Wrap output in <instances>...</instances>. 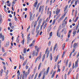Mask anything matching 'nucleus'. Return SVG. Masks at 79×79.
<instances>
[{"instance_id": "1", "label": "nucleus", "mask_w": 79, "mask_h": 79, "mask_svg": "<svg viewBox=\"0 0 79 79\" xmlns=\"http://www.w3.org/2000/svg\"><path fill=\"white\" fill-rule=\"evenodd\" d=\"M38 53H39V52L37 51L35 52V50H34L32 54V56H34L35 55L36 56H37L38 55Z\"/></svg>"}, {"instance_id": "2", "label": "nucleus", "mask_w": 79, "mask_h": 79, "mask_svg": "<svg viewBox=\"0 0 79 79\" xmlns=\"http://www.w3.org/2000/svg\"><path fill=\"white\" fill-rule=\"evenodd\" d=\"M0 38L2 39V41H4L5 39V37H4V35H2V33H0Z\"/></svg>"}, {"instance_id": "3", "label": "nucleus", "mask_w": 79, "mask_h": 79, "mask_svg": "<svg viewBox=\"0 0 79 79\" xmlns=\"http://www.w3.org/2000/svg\"><path fill=\"white\" fill-rule=\"evenodd\" d=\"M79 61L78 60H77L75 62V66L74 67L75 68H77L78 66V62Z\"/></svg>"}, {"instance_id": "4", "label": "nucleus", "mask_w": 79, "mask_h": 79, "mask_svg": "<svg viewBox=\"0 0 79 79\" xmlns=\"http://www.w3.org/2000/svg\"><path fill=\"white\" fill-rule=\"evenodd\" d=\"M64 31V33L65 34L66 33V28L65 27L62 30L61 32Z\"/></svg>"}, {"instance_id": "5", "label": "nucleus", "mask_w": 79, "mask_h": 79, "mask_svg": "<svg viewBox=\"0 0 79 79\" xmlns=\"http://www.w3.org/2000/svg\"><path fill=\"white\" fill-rule=\"evenodd\" d=\"M10 44V41H7L6 43V47H8L9 46V44Z\"/></svg>"}, {"instance_id": "6", "label": "nucleus", "mask_w": 79, "mask_h": 79, "mask_svg": "<svg viewBox=\"0 0 79 79\" xmlns=\"http://www.w3.org/2000/svg\"><path fill=\"white\" fill-rule=\"evenodd\" d=\"M38 3V2L37 1L35 2V3H34V5H33V6H34L35 8H36V7L37 6V5Z\"/></svg>"}, {"instance_id": "7", "label": "nucleus", "mask_w": 79, "mask_h": 79, "mask_svg": "<svg viewBox=\"0 0 79 79\" xmlns=\"http://www.w3.org/2000/svg\"><path fill=\"white\" fill-rule=\"evenodd\" d=\"M49 58L50 59L51 61L52 60V54L51 53L49 55Z\"/></svg>"}, {"instance_id": "8", "label": "nucleus", "mask_w": 79, "mask_h": 79, "mask_svg": "<svg viewBox=\"0 0 79 79\" xmlns=\"http://www.w3.org/2000/svg\"><path fill=\"white\" fill-rule=\"evenodd\" d=\"M57 36H58V37H60V34H59V31H57Z\"/></svg>"}, {"instance_id": "9", "label": "nucleus", "mask_w": 79, "mask_h": 79, "mask_svg": "<svg viewBox=\"0 0 79 79\" xmlns=\"http://www.w3.org/2000/svg\"><path fill=\"white\" fill-rule=\"evenodd\" d=\"M33 14L32 13L31 14L30 16V19H29V20L30 21H31L32 20V16Z\"/></svg>"}, {"instance_id": "10", "label": "nucleus", "mask_w": 79, "mask_h": 79, "mask_svg": "<svg viewBox=\"0 0 79 79\" xmlns=\"http://www.w3.org/2000/svg\"><path fill=\"white\" fill-rule=\"evenodd\" d=\"M76 32H77L76 31H73V37H74V36H75V35H76Z\"/></svg>"}, {"instance_id": "11", "label": "nucleus", "mask_w": 79, "mask_h": 79, "mask_svg": "<svg viewBox=\"0 0 79 79\" xmlns=\"http://www.w3.org/2000/svg\"><path fill=\"white\" fill-rule=\"evenodd\" d=\"M60 12V10H57L56 11V16H58V15L59 14V13Z\"/></svg>"}, {"instance_id": "12", "label": "nucleus", "mask_w": 79, "mask_h": 79, "mask_svg": "<svg viewBox=\"0 0 79 79\" xmlns=\"http://www.w3.org/2000/svg\"><path fill=\"white\" fill-rule=\"evenodd\" d=\"M57 46V44H56L54 46L53 52H55V50L56 49V48Z\"/></svg>"}, {"instance_id": "13", "label": "nucleus", "mask_w": 79, "mask_h": 79, "mask_svg": "<svg viewBox=\"0 0 79 79\" xmlns=\"http://www.w3.org/2000/svg\"><path fill=\"white\" fill-rule=\"evenodd\" d=\"M39 27H40V24H39L38 25V26L37 28H36V32H37V31H38V29H39Z\"/></svg>"}, {"instance_id": "14", "label": "nucleus", "mask_w": 79, "mask_h": 79, "mask_svg": "<svg viewBox=\"0 0 79 79\" xmlns=\"http://www.w3.org/2000/svg\"><path fill=\"white\" fill-rule=\"evenodd\" d=\"M42 64V63L41 62L40 63L39 66H38V70H39L40 69V67H41V65Z\"/></svg>"}, {"instance_id": "15", "label": "nucleus", "mask_w": 79, "mask_h": 79, "mask_svg": "<svg viewBox=\"0 0 79 79\" xmlns=\"http://www.w3.org/2000/svg\"><path fill=\"white\" fill-rule=\"evenodd\" d=\"M78 78H79V74H77V76H76V79H78ZM73 79H75V78L73 77Z\"/></svg>"}, {"instance_id": "16", "label": "nucleus", "mask_w": 79, "mask_h": 79, "mask_svg": "<svg viewBox=\"0 0 79 79\" xmlns=\"http://www.w3.org/2000/svg\"><path fill=\"white\" fill-rule=\"evenodd\" d=\"M3 72V69H1V72H0L1 76H2V73Z\"/></svg>"}, {"instance_id": "17", "label": "nucleus", "mask_w": 79, "mask_h": 79, "mask_svg": "<svg viewBox=\"0 0 79 79\" xmlns=\"http://www.w3.org/2000/svg\"><path fill=\"white\" fill-rule=\"evenodd\" d=\"M27 63V60H26V61L23 63V66H25L26 64Z\"/></svg>"}, {"instance_id": "18", "label": "nucleus", "mask_w": 79, "mask_h": 79, "mask_svg": "<svg viewBox=\"0 0 79 79\" xmlns=\"http://www.w3.org/2000/svg\"><path fill=\"white\" fill-rule=\"evenodd\" d=\"M77 46V44H76V43H75L73 45V47L74 48H75V47H76Z\"/></svg>"}, {"instance_id": "19", "label": "nucleus", "mask_w": 79, "mask_h": 79, "mask_svg": "<svg viewBox=\"0 0 79 79\" xmlns=\"http://www.w3.org/2000/svg\"><path fill=\"white\" fill-rule=\"evenodd\" d=\"M30 40H31V39H28L27 40V44H29V43L30 42Z\"/></svg>"}, {"instance_id": "20", "label": "nucleus", "mask_w": 79, "mask_h": 79, "mask_svg": "<svg viewBox=\"0 0 79 79\" xmlns=\"http://www.w3.org/2000/svg\"><path fill=\"white\" fill-rule=\"evenodd\" d=\"M47 23H46L44 25V28L43 29H45V28H46V27H47Z\"/></svg>"}, {"instance_id": "21", "label": "nucleus", "mask_w": 79, "mask_h": 79, "mask_svg": "<svg viewBox=\"0 0 79 79\" xmlns=\"http://www.w3.org/2000/svg\"><path fill=\"white\" fill-rule=\"evenodd\" d=\"M51 29V28H50V27H48L47 31V32H50V31Z\"/></svg>"}, {"instance_id": "22", "label": "nucleus", "mask_w": 79, "mask_h": 79, "mask_svg": "<svg viewBox=\"0 0 79 79\" xmlns=\"http://www.w3.org/2000/svg\"><path fill=\"white\" fill-rule=\"evenodd\" d=\"M37 21H35L34 23V27H35V26H36V25H37Z\"/></svg>"}, {"instance_id": "23", "label": "nucleus", "mask_w": 79, "mask_h": 79, "mask_svg": "<svg viewBox=\"0 0 79 79\" xmlns=\"http://www.w3.org/2000/svg\"><path fill=\"white\" fill-rule=\"evenodd\" d=\"M72 70V69L71 68L70 69L69 71L68 74V75H69V74H70L71 72V70Z\"/></svg>"}, {"instance_id": "24", "label": "nucleus", "mask_w": 79, "mask_h": 79, "mask_svg": "<svg viewBox=\"0 0 79 79\" xmlns=\"http://www.w3.org/2000/svg\"><path fill=\"white\" fill-rule=\"evenodd\" d=\"M41 22H42V19H40L39 21V24H40V23H41Z\"/></svg>"}, {"instance_id": "25", "label": "nucleus", "mask_w": 79, "mask_h": 79, "mask_svg": "<svg viewBox=\"0 0 79 79\" xmlns=\"http://www.w3.org/2000/svg\"><path fill=\"white\" fill-rule=\"evenodd\" d=\"M79 19V17H77L76 19L74 20V23H76V21H77V19Z\"/></svg>"}, {"instance_id": "26", "label": "nucleus", "mask_w": 79, "mask_h": 79, "mask_svg": "<svg viewBox=\"0 0 79 79\" xmlns=\"http://www.w3.org/2000/svg\"><path fill=\"white\" fill-rule=\"evenodd\" d=\"M65 53H66V52L64 51L63 53V54L62 56V58H63L64 57V55Z\"/></svg>"}, {"instance_id": "27", "label": "nucleus", "mask_w": 79, "mask_h": 79, "mask_svg": "<svg viewBox=\"0 0 79 79\" xmlns=\"http://www.w3.org/2000/svg\"><path fill=\"white\" fill-rule=\"evenodd\" d=\"M78 0H77L75 2V6H76V5H77V2H78Z\"/></svg>"}, {"instance_id": "28", "label": "nucleus", "mask_w": 79, "mask_h": 79, "mask_svg": "<svg viewBox=\"0 0 79 79\" xmlns=\"http://www.w3.org/2000/svg\"><path fill=\"white\" fill-rule=\"evenodd\" d=\"M55 21H56V19H55L53 20V22L52 23V25H53V24H55Z\"/></svg>"}, {"instance_id": "29", "label": "nucleus", "mask_w": 79, "mask_h": 79, "mask_svg": "<svg viewBox=\"0 0 79 79\" xmlns=\"http://www.w3.org/2000/svg\"><path fill=\"white\" fill-rule=\"evenodd\" d=\"M54 76H55V73H53L51 76V78H53L54 77Z\"/></svg>"}, {"instance_id": "30", "label": "nucleus", "mask_w": 79, "mask_h": 79, "mask_svg": "<svg viewBox=\"0 0 79 79\" xmlns=\"http://www.w3.org/2000/svg\"><path fill=\"white\" fill-rule=\"evenodd\" d=\"M63 17H61V18L58 21L59 23H60V21H61V19H63Z\"/></svg>"}, {"instance_id": "31", "label": "nucleus", "mask_w": 79, "mask_h": 79, "mask_svg": "<svg viewBox=\"0 0 79 79\" xmlns=\"http://www.w3.org/2000/svg\"><path fill=\"white\" fill-rule=\"evenodd\" d=\"M41 8H42V6H40L39 8V12H40V11H41Z\"/></svg>"}, {"instance_id": "32", "label": "nucleus", "mask_w": 79, "mask_h": 79, "mask_svg": "<svg viewBox=\"0 0 79 79\" xmlns=\"http://www.w3.org/2000/svg\"><path fill=\"white\" fill-rule=\"evenodd\" d=\"M34 44L33 43H31V44H29V47H32Z\"/></svg>"}, {"instance_id": "33", "label": "nucleus", "mask_w": 79, "mask_h": 79, "mask_svg": "<svg viewBox=\"0 0 79 79\" xmlns=\"http://www.w3.org/2000/svg\"><path fill=\"white\" fill-rule=\"evenodd\" d=\"M24 53H26V48H25L24 49Z\"/></svg>"}, {"instance_id": "34", "label": "nucleus", "mask_w": 79, "mask_h": 79, "mask_svg": "<svg viewBox=\"0 0 79 79\" xmlns=\"http://www.w3.org/2000/svg\"><path fill=\"white\" fill-rule=\"evenodd\" d=\"M71 62H70L69 63V68H70V66H71Z\"/></svg>"}, {"instance_id": "35", "label": "nucleus", "mask_w": 79, "mask_h": 79, "mask_svg": "<svg viewBox=\"0 0 79 79\" xmlns=\"http://www.w3.org/2000/svg\"><path fill=\"white\" fill-rule=\"evenodd\" d=\"M64 69H65V66H63V67L62 72H63L64 71Z\"/></svg>"}, {"instance_id": "36", "label": "nucleus", "mask_w": 79, "mask_h": 79, "mask_svg": "<svg viewBox=\"0 0 79 79\" xmlns=\"http://www.w3.org/2000/svg\"><path fill=\"white\" fill-rule=\"evenodd\" d=\"M76 54H77V52H75L73 54V56H74L75 55H76Z\"/></svg>"}, {"instance_id": "37", "label": "nucleus", "mask_w": 79, "mask_h": 79, "mask_svg": "<svg viewBox=\"0 0 79 79\" xmlns=\"http://www.w3.org/2000/svg\"><path fill=\"white\" fill-rule=\"evenodd\" d=\"M2 52H5V49H4V48H2Z\"/></svg>"}, {"instance_id": "38", "label": "nucleus", "mask_w": 79, "mask_h": 79, "mask_svg": "<svg viewBox=\"0 0 79 79\" xmlns=\"http://www.w3.org/2000/svg\"><path fill=\"white\" fill-rule=\"evenodd\" d=\"M40 16H39L38 17L37 19V21H39V19H40Z\"/></svg>"}, {"instance_id": "39", "label": "nucleus", "mask_w": 79, "mask_h": 79, "mask_svg": "<svg viewBox=\"0 0 79 79\" xmlns=\"http://www.w3.org/2000/svg\"><path fill=\"white\" fill-rule=\"evenodd\" d=\"M41 77V73H39V75H38V78H40V77Z\"/></svg>"}, {"instance_id": "40", "label": "nucleus", "mask_w": 79, "mask_h": 79, "mask_svg": "<svg viewBox=\"0 0 79 79\" xmlns=\"http://www.w3.org/2000/svg\"><path fill=\"white\" fill-rule=\"evenodd\" d=\"M2 21H3V19H2V18H0V22L1 23L2 22Z\"/></svg>"}, {"instance_id": "41", "label": "nucleus", "mask_w": 79, "mask_h": 79, "mask_svg": "<svg viewBox=\"0 0 79 79\" xmlns=\"http://www.w3.org/2000/svg\"><path fill=\"white\" fill-rule=\"evenodd\" d=\"M34 17H35V14H34L32 17V19L33 20L34 19Z\"/></svg>"}, {"instance_id": "42", "label": "nucleus", "mask_w": 79, "mask_h": 79, "mask_svg": "<svg viewBox=\"0 0 79 79\" xmlns=\"http://www.w3.org/2000/svg\"><path fill=\"white\" fill-rule=\"evenodd\" d=\"M39 33H37L36 35V37H38V35H39Z\"/></svg>"}, {"instance_id": "43", "label": "nucleus", "mask_w": 79, "mask_h": 79, "mask_svg": "<svg viewBox=\"0 0 79 79\" xmlns=\"http://www.w3.org/2000/svg\"><path fill=\"white\" fill-rule=\"evenodd\" d=\"M60 15H61V14H59L57 16V17H56V19H58V18L60 17Z\"/></svg>"}, {"instance_id": "44", "label": "nucleus", "mask_w": 79, "mask_h": 79, "mask_svg": "<svg viewBox=\"0 0 79 79\" xmlns=\"http://www.w3.org/2000/svg\"><path fill=\"white\" fill-rule=\"evenodd\" d=\"M72 31V30H71L70 31H69V32L68 33V34H71V31Z\"/></svg>"}, {"instance_id": "45", "label": "nucleus", "mask_w": 79, "mask_h": 79, "mask_svg": "<svg viewBox=\"0 0 79 79\" xmlns=\"http://www.w3.org/2000/svg\"><path fill=\"white\" fill-rule=\"evenodd\" d=\"M52 32H51L50 34H49V35L50 36H51V37H52Z\"/></svg>"}, {"instance_id": "46", "label": "nucleus", "mask_w": 79, "mask_h": 79, "mask_svg": "<svg viewBox=\"0 0 79 79\" xmlns=\"http://www.w3.org/2000/svg\"><path fill=\"white\" fill-rule=\"evenodd\" d=\"M38 73H36V74H35V77H37V75H38Z\"/></svg>"}, {"instance_id": "47", "label": "nucleus", "mask_w": 79, "mask_h": 79, "mask_svg": "<svg viewBox=\"0 0 79 79\" xmlns=\"http://www.w3.org/2000/svg\"><path fill=\"white\" fill-rule=\"evenodd\" d=\"M35 50H37V48H38V47H37V46H35Z\"/></svg>"}, {"instance_id": "48", "label": "nucleus", "mask_w": 79, "mask_h": 79, "mask_svg": "<svg viewBox=\"0 0 79 79\" xmlns=\"http://www.w3.org/2000/svg\"><path fill=\"white\" fill-rule=\"evenodd\" d=\"M50 51L51 52H52V46H51L50 48Z\"/></svg>"}, {"instance_id": "49", "label": "nucleus", "mask_w": 79, "mask_h": 79, "mask_svg": "<svg viewBox=\"0 0 79 79\" xmlns=\"http://www.w3.org/2000/svg\"><path fill=\"white\" fill-rule=\"evenodd\" d=\"M48 18H47V19H46V22H48Z\"/></svg>"}, {"instance_id": "50", "label": "nucleus", "mask_w": 79, "mask_h": 79, "mask_svg": "<svg viewBox=\"0 0 79 79\" xmlns=\"http://www.w3.org/2000/svg\"><path fill=\"white\" fill-rule=\"evenodd\" d=\"M72 55V52H71L70 54V55H69V58H71V55Z\"/></svg>"}, {"instance_id": "51", "label": "nucleus", "mask_w": 79, "mask_h": 79, "mask_svg": "<svg viewBox=\"0 0 79 79\" xmlns=\"http://www.w3.org/2000/svg\"><path fill=\"white\" fill-rule=\"evenodd\" d=\"M6 53L5 52L3 56H6Z\"/></svg>"}, {"instance_id": "52", "label": "nucleus", "mask_w": 79, "mask_h": 79, "mask_svg": "<svg viewBox=\"0 0 79 79\" xmlns=\"http://www.w3.org/2000/svg\"><path fill=\"white\" fill-rule=\"evenodd\" d=\"M60 69H58L57 72H60Z\"/></svg>"}, {"instance_id": "53", "label": "nucleus", "mask_w": 79, "mask_h": 79, "mask_svg": "<svg viewBox=\"0 0 79 79\" xmlns=\"http://www.w3.org/2000/svg\"><path fill=\"white\" fill-rule=\"evenodd\" d=\"M22 43L23 45H24V40H23V41L22 42Z\"/></svg>"}, {"instance_id": "54", "label": "nucleus", "mask_w": 79, "mask_h": 79, "mask_svg": "<svg viewBox=\"0 0 79 79\" xmlns=\"http://www.w3.org/2000/svg\"><path fill=\"white\" fill-rule=\"evenodd\" d=\"M59 64V62H58V64H57V67L58 69H60V65H58V64Z\"/></svg>"}, {"instance_id": "55", "label": "nucleus", "mask_w": 79, "mask_h": 79, "mask_svg": "<svg viewBox=\"0 0 79 79\" xmlns=\"http://www.w3.org/2000/svg\"><path fill=\"white\" fill-rule=\"evenodd\" d=\"M45 59V57H43L42 59V61H44V59Z\"/></svg>"}, {"instance_id": "56", "label": "nucleus", "mask_w": 79, "mask_h": 79, "mask_svg": "<svg viewBox=\"0 0 79 79\" xmlns=\"http://www.w3.org/2000/svg\"><path fill=\"white\" fill-rule=\"evenodd\" d=\"M0 60H2V61H4V59L2 58V57H0Z\"/></svg>"}, {"instance_id": "57", "label": "nucleus", "mask_w": 79, "mask_h": 79, "mask_svg": "<svg viewBox=\"0 0 79 79\" xmlns=\"http://www.w3.org/2000/svg\"><path fill=\"white\" fill-rule=\"evenodd\" d=\"M56 66H57L56 65H55L54 67V69H56Z\"/></svg>"}, {"instance_id": "58", "label": "nucleus", "mask_w": 79, "mask_h": 79, "mask_svg": "<svg viewBox=\"0 0 79 79\" xmlns=\"http://www.w3.org/2000/svg\"><path fill=\"white\" fill-rule=\"evenodd\" d=\"M43 33V32H42V31H41V32H40V35H42V34Z\"/></svg>"}, {"instance_id": "59", "label": "nucleus", "mask_w": 79, "mask_h": 79, "mask_svg": "<svg viewBox=\"0 0 79 79\" xmlns=\"http://www.w3.org/2000/svg\"><path fill=\"white\" fill-rule=\"evenodd\" d=\"M47 7H48L47 6H46L45 8V11H47Z\"/></svg>"}, {"instance_id": "60", "label": "nucleus", "mask_w": 79, "mask_h": 79, "mask_svg": "<svg viewBox=\"0 0 79 79\" xmlns=\"http://www.w3.org/2000/svg\"><path fill=\"white\" fill-rule=\"evenodd\" d=\"M74 2V0H73L71 2V4H72L73 3V2Z\"/></svg>"}, {"instance_id": "61", "label": "nucleus", "mask_w": 79, "mask_h": 79, "mask_svg": "<svg viewBox=\"0 0 79 79\" xmlns=\"http://www.w3.org/2000/svg\"><path fill=\"white\" fill-rule=\"evenodd\" d=\"M74 52H75V49H73V52H71V53H74Z\"/></svg>"}, {"instance_id": "62", "label": "nucleus", "mask_w": 79, "mask_h": 79, "mask_svg": "<svg viewBox=\"0 0 79 79\" xmlns=\"http://www.w3.org/2000/svg\"><path fill=\"white\" fill-rule=\"evenodd\" d=\"M37 58L39 59V60H40L41 58V56H40L39 57H38Z\"/></svg>"}, {"instance_id": "63", "label": "nucleus", "mask_w": 79, "mask_h": 79, "mask_svg": "<svg viewBox=\"0 0 79 79\" xmlns=\"http://www.w3.org/2000/svg\"><path fill=\"white\" fill-rule=\"evenodd\" d=\"M18 74L17 75V77H19V76L20 75V73H18Z\"/></svg>"}, {"instance_id": "64", "label": "nucleus", "mask_w": 79, "mask_h": 79, "mask_svg": "<svg viewBox=\"0 0 79 79\" xmlns=\"http://www.w3.org/2000/svg\"><path fill=\"white\" fill-rule=\"evenodd\" d=\"M3 68L4 70H6V67L5 66H3Z\"/></svg>"}]
</instances>
